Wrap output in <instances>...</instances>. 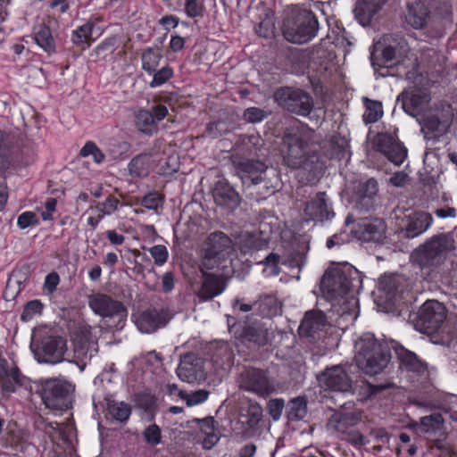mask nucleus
<instances>
[{"mask_svg":"<svg viewBox=\"0 0 457 457\" xmlns=\"http://www.w3.org/2000/svg\"><path fill=\"white\" fill-rule=\"evenodd\" d=\"M454 250L455 241L453 235L440 233L415 248L410 259L428 279L457 286V263L450 260Z\"/></svg>","mask_w":457,"mask_h":457,"instance_id":"nucleus-1","label":"nucleus"},{"mask_svg":"<svg viewBox=\"0 0 457 457\" xmlns=\"http://www.w3.org/2000/svg\"><path fill=\"white\" fill-rule=\"evenodd\" d=\"M355 361L368 375L380 373L389 363L391 355L371 333L361 335L355 345Z\"/></svg>","mask_w":457,"mask_h":457,"instance_id":"nucleus-2","label":"nucleus"},{"mask_svg":"<svg viewBox=\"0 0 457 457\" xmlns=\"http://www.w3.org/2000/svg\"><path fill=\"white\" fill-rule=\"evenodd\" d=\"M200 264V270H224L231 264V257L235 253L233 240L222 231L212 232L206 241Z\"/></svg>","mask_w":457,"mask_h":457,"instance_id":"nucleus-3","label":"nucleus"},{"mask_svg":"<svg viewBox=\"0 0 457 457\" xmlns=\"http://www.w3.org/2000/svg\"><path fill=\"white\" fill-rule=\"evenodd\" d=\"M319 30V22L314 13L308 10H296L283 22L285 39L293 44H305L314 38Z\"/></svg>","mask_w":457,"mask_h":457,"instance_id":"nucleus-4","label":"nucleus"},{"mask_svg":"<svg viewBox=\"0 0 457 457\" xmlns=\"http://www.w3.org/2000/svg\"><path fill=\"white\" fill-rule=\"evenodd\" d=\"M38 393L46 408L64 411L71 403V395L74 386L68 380L60 378H41Z\"/></svg>","mask_w":457,"mask_h":457,"instance_id":"nucleus-5","label":"nucleus"},{"mask_svg":"<svg viewBox=\"0 0 457 457\" xmlns=\"http://www.w3.org/2000/svg\"><path fill=\"white\" fill-rule=\"evenodd\" d=\"M88 305L95 314L112 321L116 329H122L125 327L129 312L122 302L98 292L88 296Z\"/></svg>","mask_w":457,"mask_h":457,"instance_id":"nucleus-6","label":"nucleus"},{"mask_svg":"<svg viewBox=\"0 0 457 457\" xmlns=\"http://www.w3.org/2000/svg\"><path fill=\"white\" fill-rule=\"evenodd\" d=\"M283 163L291 169L303 167L308 156V144L297 129H287L279 146Z\"/></svg>","mask_w":457,"mask_h":457,"instance_id":"nucleus-7","label":"nucleus"},{"mask_svg":"<svg viewBox=\"0 0 457 457\" xmlns=\"http://www.w3.org/2000/svg\"><path fill=\"white\" fill-rule=\"evenodd\" d=\"M274 98L284 110L303 117L308 116L314 107L312 96L301 88L281 87L275 92Z\"/></svg>","mask_w":457,"mask_h":457,"instance_id":"nucleus-8","label":"nucleus"},{"mask_svg":"<svg viewBox=\"0 0 457 457\" xmlns=\"http://www.w3.org/2000/svg\"><path fill=\"white\" fill-rule=\"evenodd\" d=\"M30 348L37 362L47 364L62 362L68 351L67 341L59 336L45 337L37 344H31Z\"/></svg>","mask_w":457,"mask_h":457,"instance_id":"nucleus-9","label":"nucleus"},{"mask_svg":"<svg viewBox=\"0 0 457 457\" xmlns=\"http://www.w3.org/2000/svg\"><path fill=\"white\" fill-rule=\"evenodd\" d=\"M453 119V110L448 104H440L423 120L421 131L426 139H436L447 133Z\"/></svg>","mask_w":457,"mask_h":457,"instance_id":"nucleus-10","label":"nucleus"},{"mask_svg":"<svg viewBox=\"0 0 457 457\" xmlns=\"http://www.w3.org/2000/svg\"><path fill=\"white\" fill-rule=\"evenodd\" d=\"M447 311L436 300L426 301L417 314L415 328L419 331L430 334L436 332L446 319Z\"/></svg>","mask_w":457,"mask_h":457,"instance_id":"nucleus-11","label":"nucleus"},{"mask_svg":"<svg viewBox=\"0 0 457 457\" xmlns=\"http://www.w3.org/2000/svg\"><path fill=\"white\" fill-rule=\"evenodd\" d=\"M237 384L240 389L263 398L274 391L267 373L263 370L253 367L244 368L238 376Z\"/></svg>","mask_w":457,"mask_h":457,"instance_id":"nucleus-12","label":"nucleus"},{"mask_svg":"<svg viewBox=\"0 0 457 457\" xmlns=\"http://www.w3.org/2000/svg\"><path fill=\"white\" fill-rule=\"evenodd\" d=\"M353 287V279L348 278L345 271L339 269L325 272L320 281V290L328 300H336L345 296Z\"/></svg>","mask_w":457,"mask_h":457,"instance_id":"nucleus-13","label":"nucleus"},{"mask_svg":"<svg viewBox=\"0 0 457 457\" xmlns=\"http://www.w3.org/2000/svg\"><path fill=\"white\" fill-rule=\"evenodd\" d=\"M234 328L235 337L243 343H252L257 346L268 343V329L257 320L246 317L245 320L239 322Z\"/></svg>","mask_w":457,"mask_h":457,"instance_id":"nucleus-14","label":"nucleus"},{"mask_svg":"<svg viewBox=\"0 0 457 457\" xmlns=\"http://www.w3.org/2000/svg\"><path fill=\"white\" fill-rule=\"evenodd\" d=\"M172 316L168 309H148L137 317L135 323L142 333L151 334L165 327Z\"/></svg>","mask_w":457,"mask_h":457,"instance_id":"nucleus-15","label":"nucleus"},{"mask_svg":"<svg viewBox=\"0 0 457 457\" xmlns=\"http://www.w3.org/2000/svg\"><path fill=\"white\" fill-rule=\"evenodd\" d=\"M236 171L244 185L255 186L264 180L263 174L267 170V165L259 160L240 159L234 162Z\"/></svg>","mask_w":457,"mask_h":457,"instance_id":"nucleus-16","label":"nucleus"},{"mask_svg":"<svg viewBox=\"0 0 457 457\" xmlns=\"http://www.w3.org/2000/svg\"><path fill=\"white\" fill-rule=\"evenodd\" d=\"M375 147L395 165H401L407 157L408 151L403 143L387 133L376 137Z\"/></svg>","mask_w":457,"mask_h":457,"instance_id":"nucleus-17","label":"nucleus"},{"mask_svg":"<svg viewBox=\"0 0 457 457\" xmlns=\"http://www.w3.org/2000/svg\"><path fill=\"white\" fill-rule=\"evenodd\" d=\"M321 387L336 392H349L352 380L342 366L336 365L327 368L319 377Z\"/></svg>","mask_w":457,"mask_h":457,"instance_id":"nucleus-18","label":"nucleus"},{"mask_svg":"<svg viewBox=\"0 0 457 457\" xmlns=\"http://www.w3.org/2000/svg\"><path fill=\"white\" fill-rule=\"evenodd\" d=\"M383 49L381 51L384 65L399 62L409 52L406 39L398 34H387L383 37Z\"/></svg>","mask_w":457,"mask_h":457,"instance_id":"nucleus-19","label":"nucleus"},{"mask_svg":"<svg viewBox=\"0 0 457 457\" xmlns=\"http://www.w3.org/2000/svg\"><path fill=\"white\" fill-rule=\"evenodd\" d=\"M176 372L181 380L187 383H194L205 378L203 361L195 353L183 355Z\"/></svg>","mask_w":457,"mask_h":457,"instance_id":"nucleus-20","label":"nucleus"},{"mask_svg":"<svg viewBox=\"0 0 457 457\" xmlns=\"http://www.w3.org/2000/svg\"><path fill=\"white\" fill-rule=\"evenodd\" d=\"M304 213L309 220L321 222L330 220L335 217V212L324 192H319L314 198L306 203Z\"/></svg>","mask_w":457,"mask_h":457,"instance_id":"nucleus-21","label":"nucleus"},{"mask_svg":"<svg viewBox=\"0 0 457 457\" xmlns=\"http://www.w3.org/2000/svg\"><path fill=\"white\" fill-rule=\"evenodd\" d=\"M262 408L258 403L253 401L248 403L245 412L241 414L238 421L242 438L248 439L255 436L258 425L262 419Z\"/></svg>","mask_w":457,"mask_h":457,"instance_id":"nucleus-22","label":"nucleus"},{"mask_svg":"<svg viewBox=\"0 0 457 457\" xmlns=\"http://www.w3.org/2000/svg\"><path fill=\"white\" fill-rule=\"evenodd\" d=\"M429 101V95L419 88L403 91L397 96V102H401L403 111L413 117L417 116Z\"/></svg>","mask_w":457,"mask_h":457,"instance_id":"nucleus-23","label":"nucleus"},{"mask_svg":"<svg viewBox=\"0 0 457 457\" xmlns=\"http://www.w3.org/2000/svg\"><path fill=\"white\" fill-rule=\"evenodd\" d=\"M386 224L380 219L364 220L358 223L356 237L366 242H381L385 238Z\"/></svg>","mask_w":457,"mask_h":457,"instance_id":"nucleus-24","label":"nucleus"},{"mask_svg":"<svg viewBox=\"0 0 457 457\" xmlns=\"http://www.w3.org/2000/svg\"><path fill=\"white\" fill-rule=\"evenodd\" d=\"M212 196L216 204L234 210L240 204L238 193L225 180H219L212 189Z\"/></svg>","mask_w":457,"mask_h":457,"instance_id":"nucleus-25","label":"nucleus"},{"mask_svg":"<svg viewBox=\"0 0 457 457\" xmlns=\"http://www.w3.org/2000/svg\"><path fill=\"white\" fill-rule=\"evenodd\" d=\"M207 270H201L204 275L202 286L197 293V296L201 301L212 300L215 296L222 294L227 284L220 276L212 273H206Z\"/></svg>","mask_w":457,"mask_h":457,"instance_id":"nucleus-26","label":"nucleus"},{"mask_svg":"<svg viewBox=\"0 0 457 457\" xmlns=\"http://www.w3.org/2000/svg\"><path fill=\"white\" fill-rule=\"evenodd\" d=\"M327 325V317L323 312L308 311L300 324L299 332L304 337L314 338L315 335L323 330Z\"/></svg>","mask_w":457,"mask_h":457,"instance_id":"nucleus-27","label":"nucleus"},{"mask_svg":"<svg viewBox=\"0 0 457 457\" xmlns=\"http://www.w3.org/2000/svg\"><path fill=\"white\" fill-rule=\"evenodd\" d=\"M361 420V413L360 410H353L352 411H345V410L335 412L328 420V428L339 432L345 433L348 428L357 425Z\"/></svg>","mask_w":457,"mask_h":457,"instance_id":"nucleus-28","label":"nucleus"},{"mask_svg":"<svg viewBox=\"0 0 457 457\" xmlns=\"http://www.w3.org/2000/svg\"><path fill=\"white\" fill-rule=\"evenodd\" d=\"M433 222L432 215L425 212H414L407 217L403 228L404 237L414 238L424 233Z\"/></svg>","mask_w":457,"mask_h":457,"instance_id":"nucleus-29","label":"nucleus"},{"mask_svg":"<svg viewBox=\"0 0 457 457\" xmlns=\"http://www.w3.org/2000/svg\"><path fill=\"white\" fill-rule=\"evenodd\" d=\"M90 329V327L82 328V337L75 340L74 355L81 362L91 360L97 353L96 342L89 338Z\"/></svg>","mask_w":457,"mask_h":457,"instance_id":"nucleus-30","label":"nucleus"},{"mask_svg":"<svg viewBox=\"0 0 457 457\" xmlns=\"http://www.w3.org/2000/svg\"><path fill=\"white\" fill-rule=\"evenodd\" d=\"M378 193V182L370 179L359 183L356 191V204L361 210H369L372 207L373 198Z\"/></svg>","mask_w":457,"mask_h":457,"instance_id":"nucleus-31","label":"nucleus"},{"mask_svg":"<svg viewBox=\"0 0 457 457\" xmlns=\"http://www.w3.org/2000/svg\"><path fill=\"white\" fill-rule=\"evenodd\" d=\"M395 353L399 360L400 368L418 374H421L426 371L427 364L414 353L400 346L395 349Z\"/></svg>","mask_w":457,"mask_h":457,"instance_id":"nucleus-32","label":"nucleus"},{"mask_svg":"<svg viewBox=\"0 0 457 457\" xmlns=\"http://www.w3.org/2000/svg\"><path fill=\"white\" fill-rule=\"evenodd\" d=\"M385 2L382 0H362L354 9L356 19L362 26L370 23L371 19L381 10Z\"/></svg>","mask_w":457,"mask_h":457,"instance_id":"nucleus-33","label":"nucleus"},{"mask_svg":"<svg viewBox=\"0 0 457 457\" xmlns=\"http://www.w3.org/2000/svg\"><path fill=\"white\" fill-rule=\"evenodd\" d=\"M421 1L408 4L405 14L406 22L417 29L424 28L429 19L428 10Z\"/></svg>","mask_w":457,"mask_h":457,"instance_id":"nucleus-34","label":"nucleus"},{"mask_svg":"<svg viewBox=\"0 0 457 457\" xmlns=\"http://www.w3.org/2000/svg\"><path fill=\"white\" fill-rule=\"evenodd\" d=\"M261 315L273 317L281 314L282 303L274 295H265L254 303Z\"/></svg>","mask_w":457,"mask_h":457,"instance_id":"nucleus-35","label":"nucleus"},{"mask_svg":"<svg viewBox=\"0 0 457 457\" xmlns=\"http://www.w3.org/2000/svg\"><path fill=\"white\" fill-rule=\"evenodd\" d=\"M239 249L243 253L262 250L268 245V241L257 233H242L239 237Z\"/></svg>","mask_w":457,"mask_h":457,"instance_id":"nucleus-36","label":"nucleus"},{"mask_svg":"<svg viewBox=\"0 0 457 457\" xmlns=\"http://www.w3.org/2000/svg\"><path fill=\"white\" fill-rule=\"evenodd\" d=\"M13 144L14 137L0 129V174L10 167V149Z\"/></svg>","mask_w":457,"mask_h":457,"instance_id":"nucleus-37","label":"nucleus"},{"mask_svg":"<svg viewBox=\"0 0 457 457\" xmlns=\"http://www.w3.org/2000/svg\"><path fill=\"white\" fill-rule=\"evenodd\" d=\"M403 281V277L400 275H386L379 278V290L383 291L387 298L392 299L397 293L403 292L400 287Z\"/></svg>","mask_w":457,"mask_h":457,"instance_id":"nucleus-38","label":"nucleus"},{"mask_svg":"<svg viewBox=\"0 0 457 457\" xmlns=\"http://www.w3.org/2000/svg\"><path fill=\"white\" fill-rule=\"evenodd\" d=\"M107 410L112 418L119 422H126L131 414V407L124 402L108 400Z\"/></svg>","mask_w":457,"mask_h":457,"instance_id":"nucleus-39","label":"nucleus"},{"mask_svg":"<svg viewBox=\"0 0 457 457\" xmlns=\"http://www.w3.org/2000/svg\"><path fill=\"white\" fill-rule=\"evenodd\" d=\"M162 57L161 50L158 47L145 49L141 55L142 68L146 72L152 74L159 66Z\"/></svg>","mask_w":457,"mask_h":457,"instance_id":"nucleus-40","label":"nucleus"},{"mask_svg":"<svg viewBox=\"0 0 457 457\" xmlns=\"http://www.w3.org/2000/svg\"><path fill=\"white\" fill-rule=\"evenodd\" d=\"M136 126L139 131L152 135L157 131V126L150 111L141 110L136 116Z\"/></svg>","mask_w":457,"mask_h":457,"instance_id":"nucleus-41","label":"nucleus"},{"mask_svg":"<svg viewBox=\"0 0 457 457\" xmlns=\"http://www.w3.org/2000/svg\"><path fill=\"white\" fill-rule=\"evenodd\" d=\"M34 38L36 43L46 52H54L55 44L51 30L48 27L45 25L39 26L37 31L35 32Z\"/></svg>","mask_w":457,"mask_h":457,"instance_id":"nucleus-42","label":"nucleus"},{"mask_svg":"<svg viewBox=\"0 0 457 457\" xmlns=\"http://www.w3.org/2000/svg\"><path fill=\"white\" fill-rule=\"evenodd\" d=\"M307 413V401L299 396L292 399L287 405V417L291 420H303Z\"/></svg>","mask_w":457,"mask_h":457,"instance_id":"nucleus-43","label":"nucleus"},{"mask_svg":"<svg viewBox=\"0 0 457 457\" xmlns=\"http://www.w3.org/2000/svg\"><path fill=\"white\" fill-rule=\"evenodd\" d=\"M119 204V199L110 195L104 202L90 206V210L95 211L97 213L96 216L103 220L104 216L112 215L118 209Z\"/></svg>","mask_w":457,"mask_h":457,"instance_id":"nucleus-44","label":"nucleus"},{"mask_svg":"<svg viewBox=\"0 0 457 457\" xmlns=\"http://www.w3.org/2000/svg\"><path fill=\"white\" fill-rule=\"evenodd\" d=\"M366 109L362 119L366 124L377 122L383 115L382 104L380 102L365 98Z\"/></svg>","mask_w":457,"mask_h":457,"instance_id":"nucleus-45","label":"nucleus"},{"mask_svg":"<svg viewBox=\"0 0 457 457\" xmlns=\"http://www.w3.org/2000/svg\"><path fill=\"white\" fill-rule=\"evenodd\" d=\"M444 424V418L439 413H434L420 419V430L423 433H433L440 430Z\"/></svg>","mask_w":457,"mask_h":457,"instance_id":"nucleus-46","label":"nucleus"},{"mask_svg":"<svg viewBox=\"0 0 457 457\" xmlns=\"http://www.w3.org/2000/svg\"><path fill=\"white\" fill-rule=\"evenodd\" d=\"M209 392L204 389H199L190 394L184 390L179 391V396L187 402L188 406H194L205 402L208 398Z\"/></svg>","mask_w":457,"mask_h":457,"instance_id":"nucleus-47","label":"nucleus"},{"mask_svg":"<svg viewBox=\"0 0 457 457\" xmlns=\"http://www.w3.org/2000/svg\"><path fill=\"white\" fill-rule=\"evenodd\" d=\"M94 25L91 22H86L73 30L71 40L76 45L86 44L91 37Z\"/></svg>","mask_w":457,"mask_h":457,"instance_id":"nucleus-48","label":"nucleus"},{"mask_svg":"<svg viewBox=\"0 0 457 457\" xmlns=\"http://www.w3.org/2000/svg\"><path fill=\"white\" fill-rule=\"evenodd\" d=\"M275 24L273 19L268 14L258 23L255 27V32L257 35L263 38H269L273 36Z\"/></svg>","mask_w":457,"mask_h":457,"instance_id":"nucleus-49","label":"nucleus"},{"mask_svg":"<svg viewBox=\"0 0 457 457\" xmlns=\"http://www.w3.org/2000/svg\"><path fill=\"white\" fill-rule=\"evenodd\" d=\"M153 74V80L149 83V86L157 87L166 83L173 76V70L170 66H164L159 71L155 70Z\"/></svg>","mask_w":457,"mask_h":457,"instance_id":"nucleus-50","label":"nucleus"},{"mask_svg":"<svg viewBox=\"0 0 457 457\" xmlns=\"http://www.w3.org/2000/svg\"><path fill=\"white\" fill-rule=\"evenodd\" d=\"M204 12V0H187L185 12L189 18L203 17Z\"/></svg>","mask_w":457,"mask_h":457,"instance_id":"nucleus-51","label":"nucleus"},{"mask_svg":"<svg viewBox=\"0 0 457 457\" xmlns=\"http://www.w3.org/2000/svg\"><path fill=\"white\" fill-rule=\"evenodd\" d=\"M148 252L157 266H162L168 260L169 252L163 245H154L148 249Z\"/></svg>","mask_w":457,"mask_h":457,"instance_id":"nucleus-52","label":"nucleus"},{"mask_svg":"<svg viewBox=\"0 0 457 457\" xmlns=\"http://www.w3.org/2000/svg\"><path fill=\"white\" fill-rule=\"evenodd\" d=\"M42 309L43 304L39 300L29 301L24 306L21 318L23 321H28L36 314H40Z\"/></svg>","mask_w":457,"mask_h":457,"instance_id":"nucleus-53","label":"nucleus"},{"mask_svg":"<svg viewBox=\"0 0 457 457\" xmlns=\"http://www.w3.org/2000/svg\"><path fill=\"white\" fill-rule=\"evenodd\" d=\"M80 155L84 157L92 155L96 163H101L105 157L104 153L93 142L86 143L80 150Z\"/></svg>","mask_w":457,"mask_h":457,"instance_id":"nucleus-54","label":"nucleus"},{"mask_svg":"<svg viewBox=\"0 0 457 457\" xmlns=\"http://www.w3.org/2000/svg\"><path fill=\"white\" fill-rule=\"evenodd\" d=\"M145 440L152 445H156L161 443V429L156 424L149 425L143 432Z\"/></svg>","mask_w":457,"mask_h":457,"instance_id":"nucleus-55","label":"nucleus"},{"mask_svg":"<svg viewBox=\"0 0 457 457\" xmlns=\"http://www.w3.org/2000/svg\"><path fill=\"white\" fill-rule=\"evenodd\" d=\"M243 117L247 122L257 123L267 117V112L257 107H250L245 110Z\"/></svg>","mask_w":457,"mask_h":457,"instance_id":"nucleus-56","label":"nucleus"},{"mask_svg":"<svg viewBox=\"0 0 457 457\" xmlns=\"http://www.w3.org/2000/svg\"><path fill=\"white\" fill-rule=\"evenodd\" d=\"M39 222L37 215L33 212H22L17 220V225L20 228L25 229L30 226L37 225Z\"/></svg>","mask_w":457,"mask_h":457,"instance_id":"nucleus-57","label":"nucleus"},{"mask_svg":"<svg viewBox=\"0 0 457 457\" xmlns=\"http://www.w3.org/2000/svg\"><path fill=\"white\" fill-rule=\"evenodd\" d=\"M141 204L149 210H157L162 206V199L159 193L152 192L143 197Z\"/></svg>","mask_w":457,"mask_h":457,"instance_id":"nucleus-58","label":"nucleus"},{"mask_svg":"<svg viewBox=\"0 0 457 457\" xmlns=\"http://www.w3.org/2000/svg\"><path fill=\"white\" fill-rule=\"evenodd\" d=\"M129 171L130 175L135 177H140L144 175L145 172L144 156L137 155L134 157L129 163Z\"/></svg>","mask_w":457,"mask_h":457,"instance_id":"nucleus-59","label":"nucleus"},{"mask_svg":"<svg viewBox=\"0 0 457 457\" xmlns=\"http://www.w3.org/2000/svg\"><path fill=\"white\" fill-rule=\"evenodd\" d=\"M284 408L282 399H273L269 402V413L274 420H278Z\"/></svg>","mask_w":457,"mask_h":457,"instance_id":"nucleus-60","label":"nucleus"},{"mask_svg":"<svg viewBox=\"0 0 457 457\" xmlns=\"http://www.w3.org/2000/svg\"><path fill=\"white\" fill-rule=\"evenodd\" d=\"M196 422L201 424V431L204 433L206 436L212 438H216L214 435V419L212 417H207L203 420H195Z\"/></svg>","mask_w":457,"mask_h":457,"instance_id":"nucleus-61","label":"nucleus"},{"mask_svg":"<svg viewBox=\"0 0 457 457\" xmlns=\"http://www.w3.org/2000/svg\"><path fill=\"white\" fill-rule=\"evenodd\" d=\"M60 282V277L56 272L49 273L44 282V289L49 294H52L56 290V287Z\"/></svg>","mask_w":457,"mask_h":457,"instance_id":"nucleus-62","label":"nucleus"},{"mask_svg":"<svg viewBox=\"0 0 457 457\" xmlns=\"http://www.w3.org/2000/svg\"><path fill=\"white\" fill-rule=\"evenodd\" d=\"M349 241V236L345 232L335 234L327 240L326 245L328 249L336 246L342 245Z\"/></svg>","mask_w":457,"mask_h":457,"instance_id":"nucleus-63","label":"nucleus"},{"mask_svg":"<svg viewBox=\"0 0 457 457\" xmlns=\"http://www.w3.org/2000/svg\"><path fill=\"white\" fill-rule=\"evenodd\" d=\"M116 38L110 37L104 40L102 44H100L96 47V54L98 55L104 54V52L112 53L115 49Z\"/></svg>","mask_w":457,"mask_h":457,"instance_id":"nucleus-64","label":"nucleus"}]
</instances>
